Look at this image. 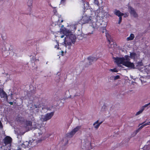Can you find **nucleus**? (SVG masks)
I'll use <instances>...</instances> for the list:
<instances>
[{"instance_id":"nucleus-1","label":"nucleus","mask_w":150,"mask_h":150,"mask_svg":"<svg viewBox=\"0 0 150 150\" xmlns=\"http://www.w3.org/2000/svg\"><path fill=\"white\" fill-rule=\"evenodd\" d=\"M60 31L61 34L62 33L66 35V37L64 38L65 40H68V41L65 42L66 47L70 49L72 44H74L75 43V35L72 34L69 30H67L64 27L60 28Z\"/></svg>"},{"instance_id":"nucleus-2","label":"nucleus","mask_w":150,"mask_h":150,"mask_svg":"<svg viewBox=\"0 0 150 150\" xmlns=\"http://www.w3.org/2000/svg\"><path fill=\"white\" fill-rule=\"evenodd\" d=\"M126 59L125 62L124 63V65L131 69H134L135 68V65L133 63L130 62L129 57L128 55H125Z\"/></svg>"},{"instance_id":"nucleus-3","label":"nucleus","mask_w":150,"mask_h":150,"mask_svg":"<svg viewBox=\"0 0 150 150\" xmlns=\"http://www.w3.org/2000/svg\"><path fill=\"white\" fill-rule=\"evenodd\" d=\"M99 22H98L96 18H93L91 21V22L90 23V26L92 27L93 29V30H96L100 26Z\"/></svg>"},{"instance_id":"nucleus-4","label":"nucleus","mask_w":150,"mask_h":150,"mask_svg":"<svg viewBox=\"0 0 150 150\" xmlns=\"http://www.w3.org/2000/svg\"><path fill=\"white\" fill-rule=\"evenodd\" d=\"M81 147L83 149L87 150L90 149H91V143L89 141H85L82 143Z\"/></svg>"},{"instance_id":"nucleus-5","label":"nucleus","mask_w":150,"mask_h":150,"mask_svg":"<svg viewBox=\"0 0 150 150\" xmlns=\"http://www.w3.org/2000/svg\"><path fill=\"white\" fill-rule=\"evenodd\" d=\"M113 59L115 60V62L117 64H122L123 65L126 59L125 56L124 57L122 58H119L118 57H113Z\"/></svg>"},{"instance_id":"nucleus-6","label":"nucleus","mask_w":150,"mask_h":150,"mask_svg":"<svg viewBox=\"0 0 150 150\" xmlns=\"http://www.w3.org/2000/svg\"><path fill=\"white\" fill-rule=\"evenodd\" d=\"M54 112L48 113L42 117V119L43 121H46L50 119L54 115Z\"/></svg>"},{"instance_id":"nucleus-7","label":"nucleus","mask_w":150,"mask_h":150,"mask_svg":"<svg viewBox=\"0 0 150 150\" xmlns=\"http://www.w3.org/2000/svg\"><path fill=\"white\" fill-rule=\"evenodd\" d=\"M12 141V139L11 137L9 136H6L4 139V143L6 145L9 144L11 146Z\"/></svg>"},{"instance_id":"nucleus-8","label":"nucleus","mask_w":150,"mask_h":150,"mask_svg":"<svg viewBox=\"0 0 150 150\" xmlns=\"http://www.w3.org/2000/svg\"><path fill=\"white\" fill-rule=\"evenodd\" d=\"M91 17L87 15H84L82 17L81 19V23L83 24L88 23L90 21L91 19L90 18Z\"/></svg>"},{"instance_id":"nucleus-9","label":"nucleus","mask_w":150,"mask_h":150,"mask_svg":"<svg viewBox=\"0 0 150 150\" xmlns=\"http://www.w3.org/2000/svg\"><path fill=\"white\" fill-rule=\"evenodd\" d=\"M128 8L130 10V13L133 15L134 17L135 18H137L138 17L137 14L133 8L132 7L130 6H128Z\"/></svg>"},{"instance_id":"nucleus-10","label":"nucleus","mask_w":150,"mask_h":150,"mask_svg":"<svg viewBox=\"0 0 150 150\" xmlns=\"http://www.w3.org/2000/svg\"><path fill=\"white\" fill-rule=\"evenodd\" d=\"M0 96L1 98H8V96L7 94L4 91L3 89L0 88Z\"/></svg>"},{"instance_id":"nucleus-11","label":"nucleus","mask_w":150,"mask_h":150,"mask_svg":"<svg viewBox=\"0 0 150 150\" xmlns=\"http://www.w3.org/2000/svg\"><path fill=\"white\" fill-rule=\"evenodd\" d=\"M75 134V128L73 129L69 133H67L66 135V137L67 138H71Z\"/></svg>"},{"instance_id":"nucleus-12","label":"nucleus","mask_w":150,"mask_h":150,"mask_svg":"<svg viewBox=\"0 0 150 150\" xmlns=\"http://www.w3.org/2000/svg\"><path fill=\"white\" fill-rule=\"evenodd\" d=\"M88 59L89 61V64L91 65L92 62L94 61H96L97 59L94 57H89L88 58Z\"/></svg>"},{"instance_id":"nucleus-13","label":"nucleus","mask_w":150,"mask_h":150,"mask_svg":"<svg viewBox=\"0 0 150 150\" xmlns=\"http://www.w3.org/2000/svg\"><path fill=\"white\" fill-rule=\"evenodd\" d=\"M81 1L82 2L83 5V8L84 10L87 9L89 7L88 3L87 2H85L83 0H79Z\"/></svg>"},{"instance_id":"nucleus-14","label":"nucleus","mask_w":150,"mask_h":150,"mask_svg":"<svg viewBox=\"0 0 150 150\" xmlns=\"http://www.w3.org/2000/svg\"><path fill=\"white\" fill-rule=\"evenodd\" d=\"M114 13L115 15L118 16V17L122 16L124 15L123 13H122L119 10L115 9L114 12Z\"/></svg>"},{"instance_id":"nucleus-15","label":"nucleus","mask_w":150,"mask_h":150,"mask_svg":"<svg viewBox=\"0 0 150 150\" xmlns=\"http://www.w3.org/2000/svg\"><path fill=\"white\" fill-rule=\"evenodd\" d=\"M106 36L107 38L108 39V41L109 42V44H111V45L110 47L112 48V42L113 44V41L112 40V39L110 38V36L109 34L107 35H106Z\"/></svg>"},{"instance_id":"nucleus-16","label":"nucleus","mask_w":150,"mask_h":150,"mask_svg":"<svg viewBox=\"0 0 150 150\" xmlns=\"http://www.w3.org/2000/svg\"><path fill=\"white\" fill-rule=\"evenodd\" d=\"M30 143L28 142L25 141L23 142L21 146L23 147H28L29 146Z\"/></svg>"},{"instance_id":"nucleus-17","label":"nucleus","mask_w":150,"mask_h":150,"mask_svg":"<svg viewBox=\"0 0 150 150\" xmlns=\"http://www.w3.org/2000/svg\"><path fill=\"white\" fill-rule=\"evenodd\" d=\"M146 76L140 77V79L142 83H145L148 81V80L149 79H146Z\"/></svg>"},{"instance_id":"nucleus-18","label":"nucleus","mask_w":150,"mask_h":150,"mask_svg":"<svg viewBox=\"0 0 150 150\" xmlns=\"http://www.w3.org/2000/svg\"><path fill=\"white\" fill-rule=\"evenodd\" d=\"M150 107V102L149 103L146 104L142 106L141 108L144 111L146 108H148Z\"/></svg>"},{"instance_id":"nucleus-19","label":"nucleus","mask_w":150,"mask_h":150,"mask_svg":"<svg viewBox=\"0 0 150 150\" xmlns=\"http://www.w3.org/2000/svg\"><path fill=\"white\" fill-rule=\"evenodd\" d=\"M134 38V35L133 34H131L130 36L127 38V41L133 40Z\"/></svg>"},{"instance_id":"nucleus-20","label":"nucleus","mask_w":150,"mask_h":150,"mask_svg":"<svg viewBox=\"0 0 150 150\" xmlns=\"http://www.w3.org/2000/svg\"><path fill=\"white\" fill-rule=\"evenodd\" d=\"M32 0H28L27 2L28 6L29 7H30V8H31V7H32Z\"/></svg>"},{"instance_id":"nucleus-21","label":"nucleus","mask_w":150,"mask_h":150,"mask_svg":"<svg viewBox=\"0 0 150 150\" xmlns=\"http://www.w3.org/2000/svg\"><path fill=\"white\" fill-rule=\"evenodd\" d=\"M136 54L135 52L130 53V57L132 58H134L136 56Z\"/></svg>"},{"instance_id":"nucleus-22","label":"nucleus","mask_w":150,"mask_h":150,"mask_svg":"<svg viewBox=\"0 0 150 150\" xmlns=\"http://www.w3.org/2000/svg\"><path fill=\"white\" fill-rule=\"evenodd\" d=\"M32 122L30 121H26V125L27 126H31L32 125Z\"/></svg>"},{"instance_id":"nucleus-23","label":"nucleus","mask_w":150,"mask_h":150,"mask_svg":"<svg viewBox=\"0 0 150 150\" xmlns=\"http://www.w3.org/2000/svg\"><path fill=\"white\" fill-rule=\"evenodd\" d=\"M149 122H147V123H145L144 124H143L138 129H139L140 130L141 129H142L144 127L149 125Z\"/></svg>"},{"instance_id":"nucleus-24","label":"nucleus","mask_w":150,"mask_h":150,"mask_svg":"<svg viewBox=\"0 0 150 150\" xmlns=\"http://www.w3.org/2000/svg\"><path fill=\"white\" fill-rule=\"evenodd\" d=\"M149 122H147V123H145L144 124H143L138 129H139L140 130L141 129H142L144 127L149 125Z\"/></svg>"},{"instance_id":"nucleus-25","label":"nucleus","mask_w":150,"mask_h":150,"mask_svg":"<svg viewBox=\"0 0 150 150\" xmlns=\"http://www.w3.org/2000/svg\"><path fill=\"white\" fill-rule=\"evenodd\" d=\"M149 122H147V123H145L144 124H143L138 129H139L140 130L141 129H142L144 127L149 125Z\"/></svg>"},{"instance_id":"nucleus-26","label":"nucleus","mask_w":150,"mask_h":150,"mask_svg":"<svg viewBox=\"0 0 150 150\" xmlns=\"http://www.w3.org/2000/svg\"><path fill=\"white\" fill-rule=\"evenodd\" d=\"M114 80H115L117 79H119L120 78V76L119 75H117L116 76H113L111 77Z\"/></svg>"},{"instance_id":"nucleus-27","label":"nucleus","mask_w":150,"mask_h":150,"mask_svg":"<svg viewBox=\"0 0 150 150\" xmlns=\"http://www.w3.org/2000/svg\"><path fill=\"white\" fill-rule=\"evenodd\" d=\"M109 71H110L114 72H118V71L117 70V69L116 68H114L113 69H109Z\"/></svg>"},{"instance_id":"nucleus-28","label":"nucleus","mask_w":150,"mask_h":150,"mask_svg":"<svg viewBox=\"0 0 150 150\" xmlns=\"http://www.w3.org/2000/svg\"><path fill=\"white\" fill-rule=\"evenodd\" d=\"M103 122V121H101L99 123V120H97V121H96V122L94 123L93 124V125H95L97 124H98L100 126V125Z\"/></svg>"},{"instance_id":"nucleus-29","label":"nucleus","mask_w":150,"mask_h":150,"mask_svg":"<svg viewBox=\"0 0 150 150\" xmlns=\"http://www.w3.org/2000/svg\"><path fill=\"white\" fill-rule=\"evenodd\" d=\"M143 111L142 110V109L141 108H140V110L136 113L135 115L136 116H137L139 115V114L143 112Z\"/></svg>"},{"instance_id":"nucleus-30","label":"nucleus","mask_w":150,"mask_h":150,"mask_svg":"<svg viewBox=\"0 0 150 150\" xmlns=\"http://www.w3.org/2000/svg\"><path fill=\"white\" fill-rule=\"evenodd\" d=\"M140 130L139 129H137L133 133V135L134 136H135L137 134L139 131Z\"/></svg>"},{"instance_id":"nucleus-31","label":"nucleus","mask_w":150,"mask_h":150,"mask_svg":"<svg viewBox=\"0 0 150 150\" xmlns=\"http://www.w3.org/2000/svg\"><path fill=\"white\" fill-rule=\"evenodd\" d=\"M81 126H78L76 127V132L77 131H79L81 129Z\"/></svg>"},{"instance_id":"nucleus-32","label":"nucleus","mask_w":150,"mask_h":150,"mask_svg":"<svg viewBox=\"0 0 150 150\" xmlns=\"http://www.w3.org/2000/svg\"><path fill=\"white\" fill-rule=\"evenodd\" d=\"M82 38H83L82 37L81 35H78L77 36V38L76 37V38H78L79 39H82Z\"/></svg>"},{"instance_id":"nucleus-33","label":"nucleus","mask_w":150,"mask_h":150,"mask_svg":"<svg viewBox=\"0 0 150 150\" xmlns=\"http://www.w3.org/2000/svg\"><path fill=\"white\" fill-rule=\"evenodd\" d=\"M94 3L99 6V2L98 0H94Z\"/></svg>"},{"instance_id":"nucleus-34","label":"nucleus","mask_w":150,"mask_h":150,"mask_svg":"<svg viewBox=\"0 0 150 150\" xmlns=\"http://www.w3.org/2000/svg\"><path fill=\"white\" fill-rule=\"evenodd\" d=\"M146 79H150V73H147V75L146 76Z\"/></svg>"},{"instance_id":"nucleus-35","label":"nucleus","mask_w":150,"mask_h":150,"mask_svg":"<svg viewBox=\"0 0 150 150\" xmlns=\"http://www.w3.org/2000/svg\"><path fill=\"white\" fill-rule=\"evenodd\" d=\"M119 17V21H118V24H120L121 22L122 21V16H120V17Z\"/></svg>"},{"instance_id":"nucleus-36","label":"nucleus","mask_w":150,"mask_h":150,"mask_svg":"<svg viewBox=\"0 0 150 150\" xmlns=\"http://www.w3.org/2000/svg\"><path fill=\"white\" fill-rule=\"evenodd\" d=\"M97 125H94V128L96 129H97L99 127L100 125H99L98 124H97Z\"/></svg>"},{"instance_id":"nucleus-37","label":"nucleus","mask_w":150,"mask_h":150,"mask_svg":"<svg viewBox=\"0 0 150 150\" xmlns=\"http://www.w3.org/2000/svg\"><path fill=\"white\" fill-rule=\"evenodd\" d=\"M66 0H61L60 1V4H64Z\"/></svg>"},{"instance_id":"nucleus-38","label":"nucleus","mask_w":150,"mask_h":150,"mask_svg":"<svg viewBox=\"0 0 150 150\" xmlns=\"http://www.w3.org/2000/svg\"><path fill=\"white\" fill-rule=\"evenodd\" d=\"M3 128V125L1 122V121L0 120V128Z\"/></svg>"},{"instance_id":"nucleus-39","label":"nucleus","mask_w":150,"mask_h":150,"mask_svg":"<svg viewBox=\"0 0 150 150\" xmlns=\"http://www.w3.org/2000/svg\"><path fill=\"white\" fill-rule=\"evenodd\" d=\"M81 94L80 93H79L77 92L76 93V96H79Z\"/></svg>"},{"instance_id":"nucleus-40","label":"nucleus","mask_w":150,"mask_h":150,"mask_svg":"<svg viewBox=\"0 0 150 150\" xmlns=\"http://www.w3.org/2000/svg\"><path fill=\"white\" fill-rule=\"evenodd\" d=\"M59 44H58V45H56L54 47L55 48H57V49H59Z\"/></svg>"},{"instance_id":"nucleus-41","label":"nucleus","mask_w":150,"mask_h":150,"mask_svg":"<svg viewBox=\"0 0 150 150\" xmlns=\"http://www.w3.org/2000/svg\"><path fill=\"white\" fill-rule=\"evenodd\" d=\"M65 35L63 34V35H61V37H60L61 38H63Z\"/></svg>"},{"instance_id":"nucleus-42","label":"nucleus","mask_w":150,"mask_h":150,"mask_svg":"<svg viewBox=\"0 0 150 150\" xmlns=\"http://www.w3.org/2000/svg\"><path fill=\"white\" fill-rule=\"evenodd\" d=\"M9 104H10L11 105H13V102H9Z\"/></svg>"},{"instance_id":"nucleus-43","label":"nucleus","mask_w":150,"mask_h":150,"mask_svg":"<svg viewBox=\"0 0 150 150\" xmlns=\"http://www.w3.org/2000/svg\"><path fill=\"white\" fill-rule=\"evenodd\" d=\"M103 7H99V9L100 10H101H101H102L103 9Z\"/></svg>"},{"instance_id":"nucleus-44","label":"nucleus","mask_w":150,"mask_h":150,"mask_svg":"<svg viewBox=\"0 0 150 150\" xmlns=\"http://www.w3.org/2000/svg\"><path fill=\"white\" fill-rule=\"evenodd\" d=\"M68 139H67V141H66V144H67L68 143Z\"/></svg>"},{"instance_id":"nucleus-45","label":"nucleus","mask_w":150,"mask_h":150,"mask_svg":"<svg viewBox=\"0 0 150 150\" xmlns=\"http://www.w3.org/2000/svg\"><path fill=\"white\" fill-rule=\"evenodd\" d=\"M64 25H62L61 26V28H62L64 27Z\"/></svg>"},{"instance_id":"nucleus-46","label":"nucleus","mask_w":150,"mask_h":150,"mask_svg":"<svg viewBox=\"0 0 150 150\" xmlns=\"http://www.w3.org/2000/svg\"><path fill=\"white\" fill-rule=\"evenodd\" d=\"M64 53V52L63 51H62V55H63V54Z\"/></svg>"},{"instance_id":"nucleus-47","label":"nucleus","mask_w":150,"mask_h":150,"mask_svg":"<svg viewBox=\"0 0 150 150\" xmlns=\"http://www.w3.org/2000/svg\"><path fill=\"white\" fill-rule=\"evenodd\" d=\"M103 30H105V28H103Z\"/></svg>"},{"instance_id":"nucleus-48","label":"nucleus","mask_w":150,"mask_h":150,"mask_svg":"<svg viewBox=\"0 0 150 150\" xmlns=\"http://www.w3.org/2000/svg\"><path fill=\"white\" fill-rule=\"evenodd\" d=\"M93 31H92L91 33H90L91 34H93Z\"/></svg>"},{"instance_id":"nucleus-49","label":"nucleus","mask_w":150,"mask_h":150,"mask_svg":"<svg viewBox=\"0 0 150 150\" xmlns=\"http://www.w3.org/2000/svg\"><path fill=\"white\" fill-rule=\"evenodd\" d=\"M63 22V20H62L61 21V22Z\"/></svg>"},{"instance_id":"nucleus-50","label":"nucleus","mask_w":150,"mask_h":150,"mask_svg":"<svg viewBox=\"0 0 150 150\" xmlns=\"http://www.w3.org/2000/svg\"><path fill=\"white\" fill-rule=\"evenodd\" d=\"M104 31H102V33H104Z\"/></svg>"},{"instance_id":"nucleus-51","label":"nucleus","mask_w":150,"mask_h":150,"mask_svg":"<svg viewBox=\"0 0 150 150\" xmlns=\"http://www.w3.org/2000/svg\"><path fill=\"white\" fill-rule=\"evenodd\" d=\"M35 108H38V107H37V106H35Z\"/></svg>"},{"instance_id":"nucleus-52","label":"nucleus","mask_w":150,"mask_h":150,"mask_svg":"<svg viewBox=\"0 0 150 150\" xmlns=\"http://www.w3.org/2000/svg\"><path fill=\"white\" fill-rule=\"evenodd\" d=\"M149 123H150V121L149 122Z\"/></svg>"},{"instance_id":"nucleus-53","label":"nucleus","mask_w":150,"mask_h":150,"mask_svg":"<svg viewBox=\"0 0 150 150\" xmlns=\"http://www.w3.org/2000/svg\"><path fill=\"white\" fill-rule=\"evenodd\" d=\"M124 17H126L125 16Z\"/></svg>"}]
</instances>
